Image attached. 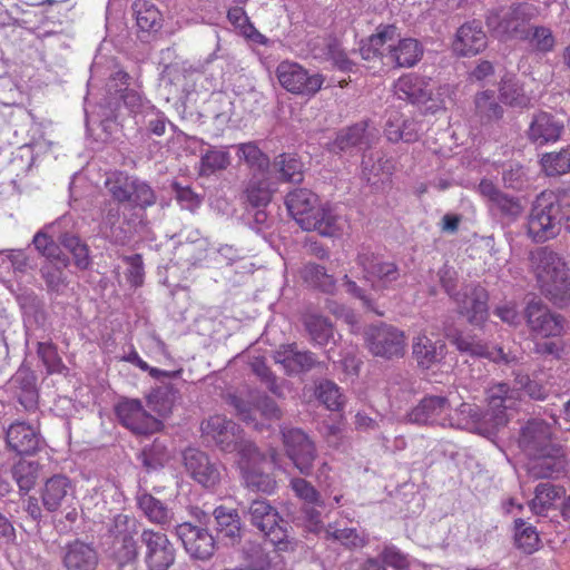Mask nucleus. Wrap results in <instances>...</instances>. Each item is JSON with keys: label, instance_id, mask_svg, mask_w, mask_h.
<instances>
[{"label": "nucleus", "instance_id": "obj_37", "mask_svg": "<svg viewBox=\"0 0 570 570\" xmlns=\"http://www.w3.org/2000/svg\"><path fill=\"white\" fill-rule=\"evenodd\" d=\"M361 178L371 188H381L384 178L392 175L393 165L381 151H372L363 155Z\"/></svg>", "mask_w": 570, "mask_h": 570}, {"label": "nucleus", "instance_id": "obj_55", "mask_svg": "<svg viewBox=\"0 0 570 570\" xmlns=\"http://www.w3.org/2000/svg\"><path fill=\"white\" fill-rule=\"evenodd\" d=\"M179 396V391L171 384H164L154 389L147 397L151 411L159 416L166 417L171 411Z\"/></svg>", "mask_w": 570, "mask_h": 570}, {"label": "nucleus", "instance_id": "obj_64", "mask_svg": "<svg viewBox=\"0 0 570 570\" xmlns=\"http://www.w3.org/2000/svg\"><path fill=\"white\" fill-rule=\"evenodd\" d=\"M317 400L328 410L336 411L343 405L340 387L332 381L324 380L318 383L315 390Z\"/></svg>", "mask_w": 570, "mask_h": 570}, {"label": "nucleus", "instance_id": "obj_38", "mask_svg": "<svg viewBox=\"0 0 570 570\" xmlns=\"http://www.w3.org/2000/svg\"><path fill=\"white\" fill-rule=\"evenodd\" d=\"M235 149L239 163L246 165L249 175L266 176L269 173L271 159L256 141L230 145Z\"/></svg>", "mask_w": 570, "mask_h": 570}, {"label": "nucleus", "instance_id": "obj_5", "mask_svg": "<svg viewBox=\"0 0 570 570\" xmlns=\"http://www.w3.org/2000/svg\"><path fill=\"white\" fill-rule=\"evenodd\" d=\"M433 89L432 80L417 73L404 75L394 83V94L397 99L423 107L424 111L430 114L445 108L444 96L450 92L449 86L439 87L435 94Z\"/></svg>", "mask_w": 570, "mask_h": 570}, {"label": "nucleus", "instance_id": "obj_4", "mask_svg": "<svg viewBox=\"0 0 570 570\" xmlns=\"http://www.w3.org/2000/svg\"><path fill=\"white\" fill-rule=\"evenodd\" d=\"M540 14V9L529 2L512 3L489 10L485 17L488 28L499 38L521 39L531 21Z\"/></svg>", "mask_w": 570, "mask_h": 570}, {"label": "nucleus", "instance_id": "obj_57", "mask_svg": "<svg viewBox=\"0 0 570 570\" xmlns=\"http://www.w3.org/2000/svg\"><path fill=\"white\" fill-rule=\"evenodd\" d=\"M540 538L533 525H528L521 518L514 520V543L527 554L535 552L540 547Z\"/></svg>", "mask_w": 570, "mask_h": 570}, {"label": "nucleus", "instance_id": "obj_25", "mask_svg": "<svg viewBox=\"0 0 570 570\" xmlns=\"http://www.w3.org/2000/svg\"><path fill=\"white\" fill-rule=\"evenodd\" d=\"M563 131V117L541 110L532 116L527 137L530 142L537 146H544L558 141Z\"/></svg>", "mask_w": 570, "mask_h": 570}, {"label": "nucleus", "instance_id": "obj_1", "mask_svg": "<svg viewBox=\"0 0 570 570\" xmlns=\"http://www.w3.org/2000/svg\"><path fill=\"white\" fill-rule=\"evenodd\" d=\"M517 401V392L507 383H498L487 391L488 407L481 410L476 404L462 403L458 412L466 421L454 423V426L465 428L470 424L478 433L490 436L507 425L510 420L508 411Z\"/></svg>", "mask_w": 570, "mask_h": 570}, {"label": "nucleus", "instance_id": "obj_62", "mask_svg": "<svg viewBox=\"0 0 570 570\" xmlns=\"http://www.w3.org/2000/svg\"><path fill=\"white\" fill-rule=\"evenodd\" d=\"M63 266H58L53 262H49L41 266L40 275L46 283L49 294L61 295L67 287V279Z\"/></svg>", "mask_w": 570, "mask_h": 570}, {"label": "nucleus", "instance_id": "obj_52", "mask_svg": "<svg viewBox=\"0 0 570 570\" xmlns=\"http://www.w3.org/2000/svg\"><path fill=\"white\" fill-rule=\"evenodd\" d=\"M136 535L137 534H130L109 543L110 557L118 564L120 570L126 566H132L138 559L139 539L137 540L135 538Z\"/></svg>", "mask_w": 570, "mask_h": 570}, {"label": "nucleus", "instance_id": "obj_43", "mask_svg": "<svg viewBox=\"0 0 570 570\" xmlns=\"http://www.w3.org/2000/svg\"><path fill=\"white\" fill-rule=\"evenodd\" d=\"M303 325L315 346L325 347L330 343H335L334 326L327 317L317 313H306L303 316Z\"/></svg>", "mask_w": 570, "mask_h": 570}, {"label": "nucleus", "instance_id": "obj_24", "mask_svg": "<svg viewBox=\"0 0 570 570\" xmlns=\"http://www.w3.org/2000/svg\"><path fill=\"white\" fill-rule=\"evenodd\" d=\"M518 443L529 456L558 445L552 442V428L542 419H530L520 429Z\"/></svg>", "mask_w": 570, "mask_h": 570}, {"label": "nucleus", "instance_id": "obj_7", "mask_svg": "<svg viewBox=\"0 0 570 570\" xmlns=\"http://www.w3.org/2000/svg\"><path fill=\"white\" fill-rule=\"evenodd\" d=\"M563 217L558 197L552 193H541L535 198L528 218L529 236L537 243L556 237Z\"/></svg>", "mask_w": 570, "mask_h": 570}, {"label": "nucleus", "instance_id": "obj_12", "mask_svg": "<svg viewBox=\"0 0 570 570\" xmlns=\"http://www.w3.org/2000/svg\"><path fill=\"white\" fill-rule=\"evenodd\" d=\"M476 191L487 203L489 213L502 223L510 224L515 222L524 210V206L519 197L502 191L489 178L484 177L480 180Z\"/></svg>", "mask_w": 570, "mask_h": 570}, {"label": "nucleus", "instance_id": "obj_34", "mask_svg": "<svg viewBox=\"0 0 570 570\" xmlns=\"http://www.w3.org/2000/svg\"><path fill=\"white\" fill-rule=\"evenodd\" d=\"M274 189L268 176L249 175L242 183L240 200L245 208L267 207L273 199Z\"/></svg>", "mask_w": 570, "mask_h": 570}, {"label": "nucleus", "instance_id": "obj_41", "mask_svg": "<svg viewBox=\"0 0 570 570\" xmlns=\"http://www.w3.org/2000/svg\"><path fill=\"white\" fill-rule=\"evenodd\" d=\"M399 37L397 28L394 24H380L375 33L361 40L360 55L364 60H373L375 58H385L382 48L389 41H393Z\"/></svg>", "mask_w": 570, "mask_h": 570}, {"label": "nucleus", "instance_id": "obj_44", "mask_svg": "<svg viewBox=\"0 0 570 570\" xmlns=\"http://www.w3.org/2000/svg\"><path fill=\"white\" fill-rule=\"evenodd\" d=\"M474 116L481 125H491L503 118L504 109L493 90H483L474 96Z\"/></svg>", "mask_w": 570, "mask_h": 570}, {"label": "nucleus", "instance_id": "obj_6", "mask_svg": "<svg viewBox=\"0 0 570 570\" xmlns=\"http://www.w3.org/2000/svg\"><path fill=\"white\" fill-rule=\"evenodd\" d=\"M275 451L267 455L259 451L255 444H244L240 449L238 465L244 484L255 492L271 494L276 489V480L269 472Z\"/></svg>", "mask_w": 570, "mask_h": 570}, {"label": "nucleus", "instance_id": "obj_42", "mask_svg": "<svg viewBox=\"0 0 570 570\" xmlns=\"http://www.w3.org/2000/svg\"><path fill=\"white\" fill-rule=\"evenodd\" d=\"M170 459L171 452L167 441L161 438H156L151 443L145 444L137 455V460L147 473L164 469Z\"/></svg>", "mask_w": 570, "mask_h": 570}, {"label": "nucleus", "instance_id": "obj_11", "mask_svg": "<svg viewBox=\"0 0 570 570\" xmlns=\"http://www.w3.org/2000/svg\"><path fill=\"white\" fill-rule=\"evenodd\" d=\"M275 73L279 85L286 91L304 97L315 96L325 81L322 73H311L299 63L288 60L279 62Z\"/></svg>", "mask_w": 570, "mask_h": 570}, {"label": "nucleus", "instance_id": "obj_17", "mask_svg": "<svg viewBox=\"0 0 570 570\" xmlns=\"http://www.w3.org/2000/svg\"><path fill=\"white\" fill-rule=\"evenodd\" d=\"M119 422L135 434H149L163 429V422L150 415L137 399H125L115 407Z\"/></svg>", "mask_w": 570, "mask_h": 570}, {"label": "nucleus", "instance_id": "obj_16", "mask_svg": "<svg viewBox=\"0 0 570 570\" xmlns=\"http://www.w3.org/2000/svg\"><path fill=\"white\" fill-rule=\"evenodd\" d=\"M175 534L191 559L208 561L216 552V539L206 527L183 522L175 525Z\"/></svg>", "mask_w": 570, "mask_h": 570}, {"label": "nucleus", "instance_id": "obj_20", "mask_svg": "<svg viewBox=\"0 0 570 570\" xmlns=\"http://www.w3.org/2000/svg\"><path fill=\"white\" fill-rule=\"evenodd\" d=\"M569 463L563 446L558 444L547 451L531 455L527 464V472L534 480L559 479L566 475Z\"/></svg>", "mask_w": 570, "mask_h": 570}, {"label": "nucleus", "instance_id": "obj_51", "mask_svg": "<svg viewBox=\"0 0 570 570\" xmlns=\"http://www.w3.org/2000/svg\"><path fill=\"white\" fill-rule=\"evenodd\" d=\"M128 194L129 196L125 198L124 204L131 208L145 210L157 202L156 191L150 184L135 175Z\"/></svg>", "mask_w": 570, "mask_h": 570}, {"label": "nucleus", "instance_id": "obj_10", "mask_svg": "<svg viewBox=\"0 0 570 570\" xmlns=\"http://www.w3.org/2000/svg\"><path fill=\"white\" fill-rule=\"evenodd\" d=\"M364 338L368 351L376 357L393 360L405 354L404 332L393 325L383 322L372 324L365 328Z\"/></svg>", "mask_w": 570, "mask_h": 570}, {"label": "nucleus", "instance_id": "obj_53", "mask_svg": "<svg viewBox=\"0 0 570 570\" xmlns=\"http://www.w3.org/2000/svg\"><path fill=\"white\" fill-rule=\"evenodd\" d=\"M301 276L305 284L323 293L333 294L336 288L334 276L330 275L322 265L315 263L305 264L301 271Z\"/></svg>", "mask_w": 570, "mask_h": 570}, {"label": "nucleus", "instance_id": "obj_54", "mask_svg": "<svg viewBox=\"0 0 570 570\" xmlns=\"http://www.w3.org/2000/svg\"><path fill=\"white\" fill-rule=\"evenodd\" d=\"M303 163L295 154L283 153L274 158L273 167L282 181L298 184L303 181Z\"/></svg>", "mask_w": 570, "mask_h": 570}, {"label": "nucleus", "instance_id": "obj_3", "mask_svg": "<svg viewBox=\"0 0 570 570\" xmlns=\"http://www.w3.org/2000/svg\"><path fill=\"white\" fill-rule=\"evenodd\" d=\"M531 263L542 294L554 304L570 299V276L562 258L547 247L531 254Z\"/></svg>", "mask_w": 570, "mask_h": 570}, {"label": "nucleus", "instance_id": "obj_56", "mask_svg": "<svg viewBox=\"0 0 570 570\" xmlns=\"http://www.w3.org/2000/svg\"><path fill=\"white\" fill-rule=\"evenodd\" d=\"M264 537L271 542L276 552H293L296 550L298 541L292 533V528L283 519V521H276V525L261 531Z\"/></svg>", "mask_w": 570, "mask_h": 570}, {"label": "nucleus", "instance_id": "obj_46", "mask_svg": "<svg viewBox=\"0 0 570 570\" xmlns=\"http://www.w3.org/2000/svg\"><path fill=\"white\" fill-rule=\"evenodd\" d=\"M520 40L525 41L531 51L538 55H548L554 51L557 47V38L553 30L544 24L529 26Z\"/></svg>", "mask_w": 570, "mask_h": 570}, {"label": "nucleus", "instance_id": "obj_32", "mask_svg": "<svg viewBox=\"0 0 570 570\" xmlns=\"http://www.w3.org/2000/svg\"><path fill=\"white\" fill-rule=\"evenodd\" d=\"M6 443L17 454L31 455L40 449L41 438L30 424L16 422L7 430Z\"/></svg>", "mask_w": 570, "mask_h": 570}, {"label": "nucleus", "instance_id": "obj_9", "mask_svg": "<svg viewBox=\"0 0 570 570\" xmlns=\"http://www.w3.org/2000/svg\"><path fill=\"white\" fill-rule=\"evenodd\" d=\"M282 440L286 456L301 474H313L315 461L318 458L315 442L299 428L281 426Z\"/></svg>", "mask_w": 570, "mask_h": 570}, {"label": "nucleus", "instance_id": "obj_18", "mask_svg": "<svg viewBox=\"0 0 570 570\" xmlns=\"http://www.w3.org/2000/svg\"><path fill=\"white\" fill-rule=\"evenodd\" d=\"M450 411L451 403L446 396L426 395L407 413V420L420 425L454 426Z\"/></svg>", "mask_w": 570, "mask_h": 570}, {"label": "nucleus", "instance_id": "obj_48", "mask_svg": "<svg viewBox=\"0 0 570 570\" xmlns=\"http://www.w3.org/2000/svg\"><path fill=\"white\" fill-rule=\"evenodd\" d=\"M247 514L250 524L259 531L271 529V527L276 525V521H283L277 509L267 499L252 500L247 508Z\"/></svg>", "mask_w": 570, "mask_h": 570}, {"label": "nucleus", "instance_id": "obj_63", "mask_svg": "<svg viewBox=\"0 0 570 570\" xmlns=\"http://www.w3.org/2000/svg\"><path fill=\"white\" fill-rule=\"evenodd\" d=\"M326 537L338 541L347 549L363 548L367 544V538L363 532H358L355 528H335L328 525Z\"/></svg>", "mask_w": 570, "mask_h": 570}, {"label": "nucleus", "instance_id": "obj_31", "mask_svg": "<svg viewBox=\"0 0 570 570\" xmlns=\"http://www.w3.org/2000/svg\"><path fill=\"white\" fill-rule=\"evenodd\" d=\"M62 564L66 570H96L98 553L91 543L75 539L62 548Z\"/></svg>", "mask_w": 570, "mask_h": 570}, {"label": "nucleus", "instance_id": "obj_59", "mask_svg": "<svg viewBox=\"0 0 570 570\" xmlns=\"http://www.w3.org/2000/svg\"><path fill=\"white\" fill-rule=\"evenodd\" d=\"M130 534H138L137 521L127 514H116L106 525L105 539L107 544Z\"/></svg>", "mask_w": 570, "mask_h": 570}, {"label": "nucleus", "instance_id": "obj_58", "mask_svg": "<svg viewBox=\"0 0 570 570\" xmlns=\"http://www.w3.org/2000/svg\"><path fill=\"white\" fill-rule=\"evenodd\" d=\"M134 175L124 170H114L107 174L105 188L117 204H124L125 198L129 196L128 191Z\"/></svg>", "mask_w": 570, "mask_h": 570}, {"label": "nucleus", "instance_id": "obj_29", "mask_svg": "<svg viewBox=\"0 0 570 570\" xmlns=\"http://www.w3.org/2000/svg\"><path fill=\"white\" fill-rule=\"evenodd\" d=\"M488 46L487 35L480 21L472 20L463 23L455 33L452 43L453 51L460 57L475 56Z\"/></svg>", "mask_w": 570, "mask_h": 570}, {"label": "nucleus", "instance_id": "obj_19", "mask_svg": "<svg viewBox=\"0 0 570 570\" xmlns=\"http://www.w3.org/2000/svg\"><path fill=\"white\" fill-rule=\"evenodd\" d=\"M183 463L186 473L206 489H215L220 482V470L217 461L198 449L187 448L183 452Z\"/></svg>", "mask_w": 570, "mask_h": 570}, {"label": "nucleus", "instance_id": "obj_39", "mask_svg": "<svg viewBox=\"0 0 570 570\" xmlns=\"http://www.w3.org/2000/svg\"><path fill=\"white\" fill-rule=\"evenodd\" d=\"M412 354L420 368L430 370L443 361L445 344L441 341H432L426 335H419L413 340Z\"/></svg>", "mask_w": 570, "mask_h": 570}, {"label": "nucleus", "instance_id": "obj_22", "mask_svg": "<svg viewBox=\"0 0 570 570\" xmlns=\"http://www.w3.org/2000/svg\"><path fill=\"white\" fill-rule=\"evenodd\" d=\"M530 331L543 338L560 336L564 327V318L552 313L539 299H531L524 311Z\"/></svg>", "mask_w": 570, "mask_h": 570}, {"label": "nucleus", "instance_id": "obj_28", "mask_svg": "<svg viewBox=\"0 0 570 570\" xmlns=\"http://www.w3.org/2000/svg\"><path fill=\"white\" fill-rule=\"evenodd\" d=\"M216 542L227 547H235L240 543L243 538V523L235 509L219 505L214 509Z\"/></svg>", "mask_w": 570, "mask_h": 570}, {"label": "nucleus", "instance_id": "obj_30", "mask_svg": "<svg viewBox=\"0 0 570 570\" xmlns=\"http://www.w3.org/2000/svg\"><path fill=\"white\" fill-rule=\"evenodd\" d=\"M136 19L138 38L147 42L163 28V14L155 3L149 0H135L131 4Z\"/></svg>", "mask_w": 570, "mask_h": 570}, {"label": "nucleus", "instance_id": "obj_47", "mask_svg": "<svg viewBox=\"0 0 570 570\" xmlns=\"http://www.w3.org/2000/svg\"><path fill=\"white\" fill-rule=\"evenodd\" d=\"M41 465L38 461L20 459L11 469L10 474L19 488L20 495H27L37 484Z\"/></svg>", "mask_w": 570, "mask_h": 570}, {"label": "nucleus", "instance_id": "obj_61", "mask_svg": "<svg viewBox=\"0 0 570 570\" xmlns=\"http://www.w3.org/2000/svg\"><path fill=\"white\" fill-rule=\"evenodd\" d=\"M541 166L548 176H559L570 171V146L541 157Z\"/></svg>", "mask_w": 570, "mask_h": 570}, {"label": "nucleus", "instance_id": "obj_40", "mask_svg": "<svg viewBox=\"0 0 570 570\" xmlns=\"http://www.w3.org/2000/svg\"><path fill=\"white\" fill-rule=\"evenodd\" d=\"M423 56V46L413 38L400 39L397 45L389 46L385 58L397 68H411L415 66Z\"/></svg>", "mask_w": 570, "mask_h": 570}, {"label": "nucleus", "instance_id": "obj_49", "mask_svg": "<svg viewBox=\"0 0 570 570\" xmlns=\"http://www.w3.org/2000/svg\"><path fill=\"white\" fill-rule=\"evenodd\" d=\"M501 100L511 107L528 108L531 98L525 94L523 83L514 75H505L499 85Z\"/></svg>", "mask_w": 570, "mask_h": 570}, {"label": "nucleus", "instance_id": "obj_50", "mask_svg": "<svg viewBox=\"0 0 570 570\" xmlns=\"http://www.w3.org/2000/svg\"><path fill=\"white\" fill-rule=\"evenodd\" d=\"M566 495V489L549 482L539 483L534 498L529 502L530 510L537 515H544L554 501Z\"/></svg>", "mask_w": 570, "mask_h": 570}, {"label": "nucleus", "instance_id": "obj_26", "mask_svg": "<svg viewBox=\"0 0 570 570\" xmlns=\"http://www.w3.org/2000/svg\"><path fill=\"white\" fill-rule=\"evenodd\" d=\"M374 134L370 130V120L364 119L341 129L335 139L328 144V150L334 154L351 151L355 148L362 150L370 148Z\"/></svg>", "mask_w": 570, "mask_h": 570}, {"label": "nucleus", "instance_id": "obj_8", "mask_svg": "<svg viewBox=\"0 0 570 570\" xmlns=\"http://www.w3.org/2000/svg\"><path fill=\"white\" fill-rule=\"evenodd\" d=\"M138 535L146 570H169L176 563L177 548L165 532L144 528Z\"/></svg>", "mask_w": 570, "mask_h": 570}, {"label": "nucleus", "instance_id": "obj_21", "mask_svg": "<svg viewBox=\"0 0 570 570\" xmlns=\"http://www.w3.org/2000/svg\"><path fill=\"white\" fill-rule=\"evenodd\" d=\"M448 337L450 343L461 353L476 357H487L498 364L512 365L518 363V356L515 354L505 352L502 347L490 348L475 335L470 333L456 331Z\"/></svg>", "mask_w": 570, "mask_h": 570}, {"label": "nucleus", "instance_id": "obj_15", "mask_svg": "<svg viewBox=\"0 0 570 570\" xmlns=\"http://www.w3.org/2000/svg\"><path fill=\"white\" fill-rule=\"evenodd\" d=\"M488 291L475 282L463 284L453 298L458 313L473 326H481L488 320Z\"/></svg>", "mask_w": 570, "mask_h": 570}, {"label": "nucleus", "instance_id": "obj_60", "mask_svg": "<svg viewBox=\"0 0 570 570\" xmlns=\"http://www.w3.org/2000/svg\"><path fill=\"white\" fill-rule=\"evenodd\" d=\"M289 488L295 497L305 505H318L324 508L325 503L321 492L305 478L295 476L289 480Z\"/></svg>", "mask_w": 570, "mask_h": 570}, {"label": "nucleus", "instance_id": "obj_14", "mask_svg": "<svg viewBox=\"0 0 570 570\" xmlns=\"http://www.w3.org/2000/svg\"><path fill=\"white\" fill-rule=\"evenodd\" d=\"M200 430L203 436L215 442L222 451L237 452L238 456L244 444H254L244 438L243 431L235 422L222 415H214L202 422Z\"/></svg>", "mask_w": 570, "mask_h": 570}, {"label": "nucleus", "instance_id": "obj_23", "mask_svg": "<svg viewBox=\"0 0 570 570\" xmlns=\"http://www.w3.org/2000/svg\"><path fill=\"white\" fill-rule=\"evenodd\" d=\"M273 357L288 375L325 368V363L320 361L315 353L309 350H299L295 343L281 345Z\"/></svg>", "mask_w": 570, "mask_h": 570}, {"label": "nucleus", "instance_id": "obj_27", "mask_svg": "<svg viewBox=\"0 0 570 570\" xmlns=\"http://www.w3.org/2000/svg\"><path fill=\"white\" fill-rule=\"evenodd\" d=\"M8 390L27 411L35 412L39 404L37 375L29 367L20 366L8 382Z\"/></svg>", "mask_w": 570, "mask_h": 570}, {"label": "nucleus", "instance_id": "obj_45", "mask_svg": "<svg viewBox=\"0 0 570 570\" xmlns=\"http://www.w3.org/2000/svg\"><path fill=\"white\" fill-rule=\"evenodd\" d=\"M384 131L391 142H414L420 137L421 125L414 118L403 119L395 115L389 118Z\"/></svg>", "mask_w": 570, "mask_h": 570}, {"label": "nucleus", "instance_id": "obj_2", "mask_svg": "<svg viewBox=\"0 0 570 570\" xmlns=\"http://www.w3.org/2000/svg\"><path fill=\"white\" fill-rule=\"evenodd\" d=\"M289 215L305 230H316L326 237L342 233L344 219L332 208L318 205V196L307 188H295L285 197Z\"/></svg>", "mask_w": 570, "mask_h": 570}, {"label": "nucleus", "instance_id": "obj_35", "mask_svg": "<svg viewBox=\"0 0 570 570\" xmlns=\"http://www.w3.org/2000/svg\"><path fill=\"white\" fill-rule=\"evenodd\" d=\"M194 140L199 141L207 148L202 153L197 167L200 177H210L217 173L226 170L232 164V155L229 153L230 146H214L206 142L204 139L193 137Z\"/></svg>", "mask_w": 570, "mask_h": 570}, {"label": "nucleus", "instance_id": "obj_13", "mask_svg": "<svg viewBox=\"0 0 570 570\" xmlns=\"http://www.w3.org/2000/svg\"><path fill=\"white\" fill-rule=\"evenodd\" d=\"M356 264L363 272V277L374 291H384L400 278V269L394 262L385 261L367 247H362L356 256Z\"/></svg>", "mask_w": 570, "mask_h": 570}, {"label": "nucleus", "instance_id": "obj_33", "mask_svg": "<svg viewBox=\"0 0 570 570\" xmlns=\"http://www.w3.org/2000/svg\"><path fill=\"white\" fill-rule=\"evenodd\" d=\"M73 499L71 481L62 474L49 478L41 489L42 505L49 512L58 511Z\"/></svg>", "mask_w": 570, "mask_h": 570}, {"label": "nucleus", "instance_id": "obj_36", "mask_svg": "<svg viewBox=\"0 0 570 570\" xmlns=\"http://www.w3.org/2000/svg\"><path fill=\"white\" fill-rule=\"evenodd\" d=\"M135 499L138 509L149 522L159 525L163 530L170 529L174 520V512L165 502L142 489L138 490Z\"/></svg>", "mask_w": 570, "mask_h": 570}]
</instances>
